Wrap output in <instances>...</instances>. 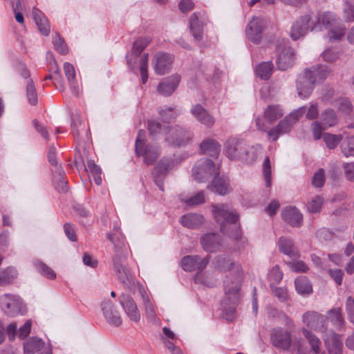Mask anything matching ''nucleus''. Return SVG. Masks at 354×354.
<instances>
[{
  "label": "nucleus",
  "mask_w": 354,
  "mask_h": 354,
  "mask_svg": "<svg viewBox=\"0 0 354 354\" xmlns=\"http://www.w3.org/2000/svg\"><path fill=\"white\" fill-rule=\"evenodd\" d=\"M217 265L220 270L229 271L234 275L227 276L223 282L224 297L221 302L223 318L227 321H232L236 317V306L241 298L243 272L239 263L226 255L217 258Z\"/></svg>",
  "instance_id": "nucleus-1"
},
{
  "label": "nucleus",
  "mask_w": 354,
  "mask_h": 354,
  "mask_svg": "<svg viewBox=\"0 0 354 354\" xmlns=\"http://www.w3.org/2000/svg\"><path fill=\"white\" fill-rule=\"evenodd\" d=\"M114 232L107 234V238L114 245V254L112 257V266L118 280L129 290L136 287L135 279L126 266L128 257V248L124 237L120 232L114 228Z\"/></svg>",
  "instance_id": "nucleus-2"
},
{
  "label": "nucleus",
  "mask_w": 354,
  "mask_h": 354,
  "mask_svg": "<svg viewBox=\"0 0 354 354\" xmlns=\"http://www.w3.org/2000/svg\"><path fill=\"white\" fill-rule=\"evenodd\" d=\"M212 214L220 225L221 232L237 239L240 234L237 223L239 214L236 209L230 204L212 205Z\"/></svg>",
  "instance_id": "nucleus-3"
},
{
  "label": "nucleus",
  "mask_w": 354,
  "mask_h": 354,
  "mask_svg": "<svg viewBox=\"0 0 354 354\" xmlns=\"http://www.w3.org/2000/svg\"><path fill=\"white\" fill-rule=\"evenodd\" d=\"M151 42L149 37H140L134 41L132 50L126 55L127 63L129 68L135 72L139 68L142 84H146L148 80L147 64L148 53L142 55L143 50Z\"/></svg>",
  "instance_id": "nucleus-4"
},
{
  "label": "nucleus",
  "mask_w": 354,
  "mask_h": 354,
  "mask_svg": "<svg viewBox=\"0 0 354 354\" xmlns=\"http://www.w3.org/2000/svg\"><path fill=\"white\" fill-rule=\"evenodd\" d=\"M330 72L328 66L323 65L306 68L297 83L298 96L302 99L308 98L313 92L314 84L324 81Z\"/></svg>",
  "instance_id": "nucleus-5"
},
{
  "label": "nucleus",
  "mask_w": 354,
  "mask_h": 354,
  "mask_svg": "<svg viewBox=\"0 0 354 354\" xmlns=\"http://www.w3.org/2000/svg\"><path fill=\"white\" fill-rule=\"evenodd\" d=\"M306 111V106H301L293 110L275 127L270 129L265 128L264 125L261 124L260 119L256 120V125L258 129L266 132L270 139L276 141L280 136L287 133L291 130L293 125L304 115Z\"/></svg>",
  "instance_id": "nucleus-6"
},
{
  "label": "nucleus",
  "mask_w": 354,
  "mask_h": 354,
  "mask_svg": "<svg viewBox=\"0 0 354 354\" xmlns=\"http://www.w3.org/2000/svg\"><path fill=\"white\" fill-rule=\"evenodd\" d=\"M313 21L312 31L322 30L324 28L328 29V37L330 39L339 40L345 34V27H337L336 25L341 20L336 19V15L330 12L319 13Z\"/></svg>",
  "instance_id": "nucleus-7"
},
{
  "label": "nucleus",
  "mask_w": 354,
  "mask_h": 354,
  "mask_svg": "<svg viewBox=\"0 0 354 354\" xmlns=\"http://www.w3.org/2000/svg\"><path fill=\"white\" fill-rule=\"evenodd\" d=\"M145 132L143 130L138 131L135 144L136 153L142 156L146 165H150L156 162L160 156V149L157 145L145 143Z\"/></svg>",
  "instance_id": "nucleus-8"
},
{
  "label": "nucleus",
  "mask_w": 354,
  "mask_h": 354,
  "mask_svg": "<svg viewBox=\"0 0 354 354\" xmlns=\"http://www.w3.org/2000/svg\"><path fill=\"white\" fill-rule=\"evenodd\" d=\"M209 261V255H207L204 258H201L198 255H187L182 259L181 266L185 271L198 272L194 278L195 283L209 286L202 279V271L207 267Z\"/></svg>",
  "instance_id": "nucleus-9"
},
{
  "label": "nucleus",
  "mask_w": 354,
  "mask_h": 354,
  "mask_svg": "<svg viewBox=\"0 0 354 354\" xmlns=\"http://www.w3.org/2000/svg\"><path fill=\"white\" fill-rule=\"evenodd\" d=\"M277 65L281 71H285L290 68L295 59L292 48L289 46L288 41L281 39L277 41Z\"/></svg>",
  "instance_id": "nucleus-10"
},
{
  "label": "nucleus",
  "mask_w": 354,
  "mask_h": 354,
  "mask_svg": "<svg viewBox=\"0 0 354 354\" xmlns=\"http://www.w3.org/2000/svg\"><path fill=\"white\" fill-rule=\"evenodd\" d=\"M182 158L174 156L169 158L161 159L154 167L152 176L155 184L161 191H163V180L168 172L181 162Z\"/></svg>",
  "instance_id": "nucleus-11"
},
{
  "label": "nucleus",
  "mask_w": 354,
  "mask_h": 354,
  "mask_svg": "<svg viewBox=\"0 0 354 354\" xmlns=\"http://www.w3.org/2000/svg\"><path fill=\"white\" fill-rule=\"evenodd\" d=\"M218 174L214 162L207 158L198 160L192 168V176L198 182H205L212 176Z\"/></svg>",
  "instance_id": "nucleus-12"
},
{
  "label": "nucleus",
  "mask_w": 354,
  "mask_h": 354,
  "mask_svg": "<svg viewBox=\"0 0 354 354\" xmlns=\"http://www.w3.org/2000/svg\"><path fill=\"white\" fill-rule=\"evenodd\" d=\"M0 307L8 316L15 317L23 314L24 306L21 299L12 294H5L0 296Z\"/></svg>",
  "instance_id": "nucleus-13"
},
{
  "label": "nucleus",
  "mask_w": 354,
  "mask_h": 354,
  "mask_svg": "<svg viewBox=\"0 0 354 354\" xmlns=\"http://www.w3.org/2000/svg\"><path fill=\"white\" fill-rule=\"evenodd\" d=\"M192 139V133L180 126L169 128L165 136V140L171 145L176 147H185Z\"/></svg>",
  "instance_id": "nucleus-14"
},
{
  "label": "nucleus",
  "mask_w": 354,
  "mask_h": 354,
  "mask_svg": "<svg viewBox=\"0 0 354 354\" xmlns=\"http://www.w3.org/2000/svg\"><path fill=\"white\" fill-rule=\"evenodd\" d=\"M174 61L172 54L162 51L157 52L153 59V67L156 74L164 75L170 72Z\"/></svg>",
  "instance_id": "nucleus-15"
},
{
  "label": "nucleus",
  "mask_w": 354,
  "mask_h": 354,
  "mask_svg": "<svg viewBox=\"0 0 354 354\" xmlns=\"http://www.w3.org/2000/svg\"><path fill=\"white\" fill-rule=\"evenodd\" d=\"M313 21L309 15L301 16L292 24L290 30L291 38L297 41L304 37L313 26Z\"/></svg>",
  "instance_id": "nucleus-16"
},
{
  "label": "nucleus",
  "mask_w": 354,
  "mask_h": 354,
  "mask_svg": "<svg viewBox=\"0 0 354 354\" xmlns=\"http://www.w3.org/2000/svg\"><path fill=\"white\" fill-rule=\"evenodd\" d=\"M265 26L266 21L263 18L253 17L245 30L248 39L253 43L259 44L262 39V32Z\"/></svg>",
  "instance_id": "nucleus-17"
},
{
  "label": "nucleus",
  "mask_w": 354,
  "mask_h": 354,
  "mask_svg": "<svg viewBox=\"0 0 354 354\" xmlns=\"http://www.w3.org/2000/svg\"><path fill=\"white\" fill-rule=\"evenodd\" d=\"M271 341L274 347L282 350H288L291 345L292 339L288 330L277 327L271 332Z\"/></svg>",
  "instance_id": "nucleus-18"
},
{
  "label": "nucleus",
  "mask_w": 354,
  "mask_h": 354,
  "mask_svg": "<svg viewBox=\"0 0 354 354\" xmlns=\"http://www.w3.org/2000/svg\"><path fill=\"white\" fill-rule=\"evenodd\" d=\"M245 145L243 140L230 138L225 143V153L230 160H241Z\"/></svg>",
  "instance_id": "nucleus-19"
},
{
  "label": "nucleus",
  "mask_w": 354,
  "mask_h": 354,
  "mask_svg": "<svg viewBox=\"0 0 354 354\" xmlns=\"http://www.w3.org/2000/svg\"><path fill=\"white\" fill-rule=\"evenodd\" d=\"M303 322L308 327L317 331L326 330V317L318 313L309 311L302 316Z\"/></svg>",
  "instance_id": "nucleus-20"
},
{
  "label": "nucleus",
  "mask_w": 354,
  "mask_h": 354,
  "mask_svg": "<svg viewBox=\"0 0 354 354\" xmlns=\"http://www.w3.org/2000/svg\"><path fill=\"white\" fill-rule=\"evenodd\" d=\"M190 113L198 122L207 128L212 127L215 123L214 117L200 104L193 105Z\"/></svg>",
  "instance_id": "nucleus-21"
},
{
  "label": "nucleus",
  "mask_w": 354,
  "mask_h": 354,
  "mask_svg": "<svg viewBox=\"0 0 354 354\" xmlns=\"http://www.w3.org/2000/svg\"><path fill=\"white\" fill-rule=\"evenodd\" d=\"M120 303L127 316L133 322H138L140 319V311L134 300L128 295L122 294L120 297Z\"/></svg>",
  "instance_id": "nucleus-22"
},
{
  "label": "nucleus",
  "mask_w": 354,
  "mask_h": 354,
  "mask_svg": "<svg viewBox=\"0 0 354 354\" xmlns=\"http://www.w3.org/2000/svg\"><path fill=\"white\" fill-rule=\"evenodd\" d=\"M180 80V75L176 73L163 79L158 84V93L165 97L170 96L178 86Z\"/></svg>",
  "instance_id": "nucleus-23"
},
{
  "label": "nucleus",
  "mask_w": 354,
  "mask_h": 354,
  "mask_svg": "<svg viewBox=\"0 0 354 354\" xmlns=\"http://www.w3.org/2000/svg\"><path fill=\"white\" fill-rule=\"evenodd\" d=\"M324 340L330 354H342L343 344L339 335L329 330L326 333Z\"/></svg>",
  "instance_id": "nucleus-24"
},
{
  "label": "nucleus",
  "mask_w": 354,
  "mask_h": 354,
  "mask_svg": "<svg viewBox=\"0 0 354 354\" xmlns=\"http://www.w3.org/2000/svg\"><path fill=\"white\" fill-rule=\"evenodd\" d=\"M101 308L104 318L110 324L118 326L122 324V318L111 301H102Z\"/></svg>",
  "instance_id": "nucleus-25"
},
{
  "label": "nucleus",
  "mask_w": 354,
  "mask_h": 354,
  "mask_svg": "<svg viewBox=\"0 0 354 354\" xmlns=\"http://www.w3.org/2000/svg\"><path fill=\"white\" fill-rule=\"evenodd\" d=\"M189 28L196 43L201 46L204 39L203 24L199 20L196 12L190 17Z\"/></svg>",
  "instance_id": "nucleus-26"
},
{
  "label": "nucleus",
  "mask_w": 354,
  "mask_h": 354,
  "mask_svg": "<svg viewBox=\"0 0 354 354\" xmlns=\"http://www.w3.org/2000/svg\"><path fill=\"white\" fill-rule=\"evenodd\" d=\"M277 245L279 250L283 254L295 260L298 259L299 252L294 245L292 240L289 237L281 236L279 238Z\"/></svg>",
  "instance_id": "nucleus-27"
},
{
  "label": "nucleus",
  "mask_w": 354,
  "mask_h": 354,
  "mask_svg": "<svg viewBox=\"0 0 354 354\" xmlns=\"http://www.w3.org/2000/svg\"><path fill=\"white\" fill-rule=\"evenodd\" d=\"M201 243L206 252H214L221 245V239L217 234L209 233L201 237Z\"/></svg>",
  "instance_id": "nucleus-28"
},
{
  "label": "nucleus",
  "mask_w": 354,
  "mask_h": 354,
  "mask_svg": "<svg viewBox=\"0 0 354 354\" xmlns=\"http://www.w3.org/2000/svg\"><path fill=\"white\" fill-rule=\"evenodd\" d=\"M282 217L286 223L293 227L300 226L303 220L301 213L295 207H288L284 209Z\"/></svg>",
  "instance_id": "nucleus-29"
},
{
  "label": "nucleus",
  "mask_w": 354,
  "mask_h": 354,
  "mask_svg": "<svg viewBox=\"0 0 354 354\" xmlns=\"http://www.w3.org/2000/svg\"><path fill=\"white\" fill-rule=\"evenodd\" d=\"M180 222L185 227L195 229L199 227L204 223L205 218L201 214L188 213L180 217Z\"/></svg>",
  "instance_id": "nucleus-30"
},
{
  "label": "nucleus",
  "mask_w": 354,
  "mask_h": 354,
  "mask_svg": "<svg viewBox=\"0 0 354 354\" xmlns=\"http://www.w3.org/2000/svg\"><path fill=\"white\" fill-rule=\"evenodd\" d=\"M64 71L70 85L72 93L75 95H78L80 93V88L76 79L74 66L68 62H65L64 64Z\"/></svg>",
  "instance_id": "nucleus-31"
},
{
  "label": "nucleus",
  "mask_w": 354,
  "mask_h": 354,
  "mask_svg": "<svg viewBox=\"0 0 354 354\" xmlns=\"http://www.w3.org/2000/svg\"><path fill=\"white\" fill-rule=\"evenodd\" d=\"M32 16L40 32L47 36L50 32V25L44 14L39 9L34 8Z\"/></svg>",
  "instance_id": "nucleus-32"
},
{
  "label": "nucleus",
  "mask_w": 354,
  "mask_h": 354,
  "mask_svg": "<svg viewBox=\"0 0 354 354\" xmlns=\"http://www.w3.org/2000/svg\"><path fill=\"white\" fill-rule=\"evenodd\" d=\"M221 145L215 140L208 138L204 140L200 145V151L202 153L216 157L219 154Z\"/></svg>",
  "instance_id": "nucleus-33"
},
{
  "label": "nucleus",
  "mask_w": 354,
  "mask_h": 354,
  "mask_svg": "<svg viewBox=\"0 0 354 354\" xmlns=\"http://www.w3.org/2000/svg\"><path fill=\"white\" fill-rule=\"evenodd\" d=\"M339 120L337 113L331 108L326 109L320 115V122L324 127H335L339 123Z\"/></svg>",
  "instance_id": "nucleus-34"
},
{
  "label": "nucleus",
  "mask_w": 354,
  "mask_h": 354,
  "mask_svg": "<svg viewBox=\"0 0 354 354\" xmlns=\"http://www.w3.org/2000/svg\"><path fill=\"white\" fill-rule=\"evenodd\" d=\"M261 147L259 145L247 147L245 145L241 156V160L247 164H253L261 153Z\"/></svg>",
  "instance_id": "nucleus-35"
},
{
  "label": "nucleus",
  "mask_w": 354,
  "mask_h": 354,
  "mask_svg": "<svg viewBox=\"0 0 354 354\" xmlns=\"http://www.w3.org/2000/svg\"><path fill=\"white\" fill-rule=\"evenodd\" d=\"M44 342L37 337L29 338L24 343V354H34L44 346Z\"/></svg>",
  "instance_id": "nucleus-36"
},
{
  "label": "nucleus",
  "mask_w": 354,
  "mask_h": 354,
  "mask_svg": "<svg viewBox=\"0 0 354 354\" xmlns=\"http://www.w3.org/2000/svg\"><path fill=\"white\" fill-rule=\"evenodd\" d=\"M302 333L310 344L313 354H324L320 349L321 342L315 334L306 328L302 329Z\"/></svg>",
  "instance_id": "nucleus-37"
},
{
  "label": "nucleus",
  "mask_w": 354,
  "mask_h": 354,
  "mask_svg": "<svg viewBox=\"0 0 354 354\" xmlns=\"http://www.w3.org/2000/svg\"><path fill=\"white\" fill-rule=\"evenodd\" d=\"M280 105H269L265 110L264 118L270 124L279 119L283 115Z\"/></svg>",
  "instance_id": "nucleus-38"
},
{
  "label": "nucleus",
  "mask_w": 354,
  "mask_h": 354,
  "mask_svg": "<svg viewBox=\"0 0 354 354\" xmlns=\"http://www.w3.org/2000/svg\"><path fill=\"white\" fill-rule=\"evenodd\" d=\"M229 181L227 179L221 177H215L212 185L211 190L220 195H225L230 192Z\"/></svg>",
  "instance_id": "nucleus-39"
},
{
  "label": "nucleus",
  "mask_w": 354,
  "mask_h": 354,
  "mask_svg": "<svg viewBox=\"0 0 354 354\" xmlns=\"http://www.w3.org/2000/svg\"><path fill=\"white\" fill-rule=\"evenodd\" d=\"M140 292L147 319L151 321L155 320L156 314L153 304L145 290L140 289Z\"/></svg>",
  "instance_id": "nucleus-40"
},
{
  "label": "nucleus",
  "mask_w": 354,
  "mask_h": 354,
  "mask_svg": "<svg viewBox=\"0 0 354 354\" xmlns=\"http://www.w3.org/2000/svg\"><path fill=\"white\" fill-rule=\"evenodd\" d=\"M274 65L272 62H264L256 66L257 76L261 80H268L272 74Z\"/></svg>",
  "instance_id": "nucleus-41"
},
{
  "label": "nucleus",
  "mask_w": 354,
  "mask_h": 354,
  "mask_svg": "<svg viewBox=\"0 0 354 354\" xmlns=\"http://www.w3.org/2000/svg\"><path fill=\"white\" fill-rule=\"evenodd\" d=\"M295 288L301 295H308L312 292L313 288L308 279L304 276L297 277L295 281Z\"/></svg>",
  "instance_id": "nucleus-42"
},
{
  "label": "nucleus",
  "mask_w": 354,
  "mask_h": 354,
  "mask_svg": "<svg viewBox=\"0 0 354 354\" xmlns=\"http://www.w3.org/2000/svg\"><path fill=\"white\" fill-rule=\"evenodd\" d=\"M334 106L338 111L345 115H348L353 111V105L351 102L346 97H339L333 102Z\"/></svg>",
  "instance_id": "nucleus-43"
},
{
  "label": "nucleus",
  "mask_w": 354,
  "mask_h": 354,
  "mask_svg": "<svg viewBox=\"0 0 354 354\" xmlns=\"http://www.w3.org/2000/svg\"><path fill=\"white\" fill-rule=\"evenodd\" d=\"M158 113L165 122H169L170 120L176 118L181 113V111L176 107L165 106L160 109Z\"/></svg>",
  "instance_id": "nucleus-44"
},
{
  "label": "nucleus",
  "mask_w": 354,
  "mask_h": 354,
  "mask_svg": "<svg viewBox=\"0 0 354 354\" xmlns=\"http://www.w3.org/2000/svg\"><path fill=\"white\" fill-rule=\"evenodd\" d=\"M18 273L14 267H8L0 272V285H8L12 283L17 277Z\"/></svg>",
  "instance_id": "nucleus-45"
},
{
  "label": "nucleus",
  "mask_w": 354,
  "mask_h": 354,
  "mask_svg": "<svg viewBox=\"0 0 354 354\" xmlns=\"http://www.w3.org/2000/svg\"><path fill=\"white\" fill-rule=\"evenodd\" d=\"M340 148L345 157H354V136L345 138L341 142Z\"/></svg>",
  "instance_id": "nucleus-46"
},
{
  "label": "nucleus",
  "mask_w": 354,
  "mask_h": 354,
  "mask_svg": "<svg viewBox=\"0 0 354 354\" xmlns=\"http://www.w3.org/2000/svg\"><path fill=\"white\" fill-rule=\"evenodd\" d=\"M26 93L28 103L32 106L35 105L37 103L38 100L37 93L35 88V85L32 79H29L27 81Z\"/></svg>",
  "instance_id": "nucleus-47"
},
{
  "label": "nucleus",
  "mask_w": 354,
  "mask_h": 354,
  "mask_svg": "<svg viewBox=\"0 0 354 354\" xmlns=\"http://www.w3.org/2000/svg\"><path fill=\"white\" fill-rule=\"evenodd\" d=\"M34 265L37 271L44 277L50 279H54L56 278L55 272L44 263L39 260H36L34 261Z\"/></svg>",
  "instance_id": "nucleus-48"
},
{
  "label": "nucleus",
  "mask_w": 354,
  "mask_h": 354,
  "mask_svg": "<svg viewBox=\"0 0 354 354\" xmlns=\"http://www.w3.org/2000/svg\"><path fill=\"white\" fill-rule=\"evenodd\" d=\"M169 126H164L162 127V124L160 122H158L155 120H149L148 122V130L151 136L156 137L159 133H165V136H167V133L169 131Z\"/></svg>",
  "instance_id": "nucleus-49"
},
{
  "label": "nucleus",
  "mask_w": 354,
  "mask_h": 354,
  "mask_svg": "<svg viewBox=\"0 0 354 354\" xmlns=\"http://www.w3.org/2000/svg\"><path fill=\"white\" fill-rule=\"evenodd\" d=\"M328 318L336 327H341L344 323L339 308H333L328 312Z\"/></svg>",
  "instance_id": "nucleus-50"
},
{
  "label": "nucleus",
  "mask_w": 354,
  "mask_h": 354,
  "mask_svg": "<svg viewBox=\"0 0 354 354\" xmlns=\"http://www.w3.org/2000/svg\"><path fill=\"white\" fill-rule=\"evenodd\" d=\"M324 199L320 196H315L307 204V209L312 213L319 212L323 204Z\"/></svg>",
  "instance_id": "nucleus-51"
},
{
  "label": "nucleus",
  "mask_w": 354,
  "mask_h": 354,
  "mask_svg": "<svg viewBox=\"0 0 354 354\" xmlns=\"http://www.w3.org/2000/svg\"><path fill=\"white\" fill-rule=\"evenodd\" d=\"M187 206L194 207L201 205L205 201V197L203 192H199L195 195L183 200Z\"/></svg>",
  "instance_id": "nucleus-52"
},
{
  "label": "nucleus",
  "mask_w": 354,
  "mask_h": 354,
  "mask_svg": "<svg viewBox=\"0 0 354 354\" xmlns=\"http://www.w3.org/2000/svg\"><path fill=\"white\" fill-rule=\"evenodd\" d=\"M323 137L327 147L330 149L335 148L339 142L342 140V135L324 133Z\"/></svg>",
  "instance_id": "nucleus-53"
},
{
  "label": "nucleus",
  "mask_w": 354,
  "mask_h": 354,
  "mask_svg": "<svg viewBox=\"0 0 354 354\" xmlns=\"http://www.w3.org/2000/svg\"><path fill=\"white\" fill-rule=\"evenodd\" d=\"M263 174L266 182V186L270 187L272 184L271 165L268 157H266L263 165Z\"/></svg>",
  "instance_id": "nucleus-54"
},
{
  "label": "nucleus",
  "mask_w": 354,
  "mask_h": 354,
  "mask_svg": "<svg viewBox=\"0 0 354 354\" xmlns=\"http://www.w3.org/2000/svg\"><path fill=\"white\" fill-rule=\"evenodd\" d=\"M268 278L271 282V286L279 283L281 281L283 273L278 266H275L270 270Z\"/></svg>",
  "instance_id": "nucleus-55"
},
{
  "label": "nucleus",
  "mask_w": 354,
  "mask_h": 354,
  "mask_svg": "<svg viewBox=\"0 0 354 354\" xmlns=\"http://www.w3.org/2000/svg\"><path fill=\"white\" fill-rule=\"evenodd\" d=\"M82 125V118L79 112L76 111L71 117L72 132L74 136L79 135V128Z\"/></svg>",
  "instance_id": "nucleus-56"
},
{
  "label": "nucleus",
  "mask_w": 354,
  "mask_h": 354,
  "mask_svg": "<svg viewBox=\"0 0 354 354\" xmlns=\"http://www.w3.org/2000/svg\"><path fill=\"white\" fill-rule=\"evenodd\" d=\"M306 118L310 120H315L319 115V104L317 102H311L308 107H306Z\"/></svg>",
  "instance_id": "nucleus-57"
},
{
  "label": "nucleus",
  "mask_w": 354,
  "mask_h": 354,
  "mask_svg": "<svg viewBox=\"0 0 354 354\" xmlns=\"http://www.w3.org/2000/svg\"><path fill=\"white\" fill-rule=\"evenodd\" d=\"M325 171L323 169H319L315 173L312 184L315 187H322L325 182Z\"/></svg>",
  "instance_id": "nucleus-58"
},
{
  "label": "nucleus",
  "mask_w": 354,
  "mask_h": 354,
  "mask_svg": "<svg viewBox=\"0 0 354 354\" xmlns=\"http://www.w3.org/2000/svg\"><path fill=\"white\" fill-rule=\"evenodd\" d=\"M10 3L15 12L16 21L19 24H23L24 22V18L22 13L19 11L21 8V0H10Z\"/></svg>",
  "instance_id": "nucleus-59"
},
{
  "label": "nucleus",
  "mask_w": 354,
  "mask_h": 354,
  "mask_svg": "<svg viewBox=\"0 0 354 354\" xmlns=\"http://www.w3.org/2000/svg\"><path fill=\"white\" fill-rule=\"evenodd\" d=\"M274 295L278 298L281 302H286L289 299L288 292L286 288L281 287L272 288Z\"/></svg>",
  "instance_id": "nucleus-60"
},
{
  "label": "nucleus",
  "mask_w": 354,
  "mask_h": 354,
  "mask_svg": "<svg viewBox=\"0 0 354 354\" xmlns=\"http://www.w3.org/2000/svg\"><path fill=\"white\" fill-rule=\"evenodd\" d=\"M53 44L56 50L60 54L65 55L68 53V48L63 39L59 35H56L53 38Z\"/></svg>",
  "instance_id": "nucleus-61"
},
{
  "label": "nucleus",
  "mask_w": 354,
  "mask_h": 354,
  "mask_svg": "<svg viewBox=\"0 0 354 354\" xmlns=\"http://www.w3.org/2000/svg\"><path fill=\"white\" fill-rule=\"evenodd\" d=\"M343 17L346 22L354 21V4H349L348 2L346 3L344 8Z\"/></svg>",
  "instance_id": "nucleus-62"
},
{
  "label": "nucleus",
  "mask_w": 354,
  "mask_h": 354,
  "mask_svg": "<svg viewBox=\"0 0 354 354\" xmlns=\"http://www.w3.org/2000/svg\"><path fill=\"white\" fill-rule=\"evenodd\" d=\"M322 57L327 62H333L338 59L339 54L332 48H327L322 53Z\"/></svg>",
  "instance_id": "nucleus-63"
},
{
  "label": "nucleus",
  "mask_w": 354,
  "mask_h": 354,
  "mask_svg": "<svg viewBox=\"0 0 354 354\" xmlns=\"http://www.w3.org/2000/svg\"><path fill=\"white\" fill-rule=\"evenodd\" d=\"M348 319L354 324V298L348 297L346 303Z\"/></svg>",
  "instance_id": "nucleus-64"
}]
</instances>
